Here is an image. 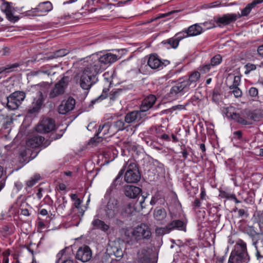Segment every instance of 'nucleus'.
<instances>
[{
	"label": "nucleus",
	"mask_w": 263,
	"mask_h": 263,
	"mask_svg": "<svg viewBox=\"0 0 263 263\" xmlns=\"http://www.w3.org/2000/svg\"><path fill=\"white\" fill-rule=\"evenodd\" d=\"M258 53L263 57V45L259 46L257 49Z\"/></svg>",
	"instance_id": "nucleus-63"
},
{
	"label": "nucleus",
	"mask_w": 263,
	"mask_h": 263,
	"mask_svg": "<svg viewBox=\"0 0 263 263\" xmlns=\"http://www.w3.org/2000/svg\"><path fill=\"white\" fill-rule=\"evenodd\" d=\"M92 255V253L89 247L85 246L79 248L78 250L76 258L82 262H87L89 261Z\"/></svg>",
	"instance_id": "nucleus-14"
},
{
	"label": "nucleus",
	"mask_w": 263,
	"mask_h": 263,
	"mask_svg": "<svg viewBox=\"0 0 263 263\" xmlns=\"http://www.w3.org/2000/svg\"><path fill=\"white\" fill-rule=\"evenodd\" d=\"M222 61V58L220 54H217L213 57L211 60V65L212 67L215 66L219 64Z\"/></svg>",
	"instance_id": "nucleus-44"
},
{
	"label": "nucleus",
	"mask_w": 263,
	"mask_h": 263,
	"mask_svg": "<svg viewBox=\"0 0 263 263\" xmlns=\"http://www.w3.org/2000/svg\"><path fill=\"white\" fill-rule=\"evenodd\" d=\"M118 202L115 198H110L106 205L105 215L108 218H113L119 213Z\"/></svg>",
	"instance_id": "nucleus-11"
},
{
	"label": "nucleus",
	"mask_w": 263,
	"mask_h": 263,
	"mask_svg": "<svg viewBox=\"0 0 263 263\" xmlns=\"http://www.w3.org/2000/svg\"><path fill=\"white\" fill-rule=\"evenodd\" d=\"M124 165L127 167V171L124 175V180L127 183H136L141 178L137 166L135 163L126 162Z\"/></svg>",
	"instance_id": "nucleus-5"
},
{
	"label": "nucleus",
	"mask_w": 263,
	"mask_h": 263,
	"mask_svg": "<svg viewBox=\"0 0 263 263\" xmlns=\"http://www.w3.org/2000/svg\"><path fill=\"white\" fill-rule=\"evenodd\" d=\"M186 30L189 36H192L200 34L202 32V28L200 26L196 24L190 26Z\"/></svg>",
	"instance_id": "nucleus-31"
},
{
	"label": "nucleus",
	"mask_w": 263,
	"mask_h": 263,
	"mask_svg": "<svg viewBox=\"0 0 263 263\" xmlns=\"http://www.w3.org/2000/svg\"><path fill=\"white\" fill-rule=\"evenodd\" d=\"M55 128L54 121L50 118H44L37 125L35 130L37 132L45 134L49 133Z\"/></svg>",
	"instance_id": "nucleus-8"
},
{
	"label": "nucleus",
	"mask_w": 263,
	"mask_h": 263,
	"mask_svg": "<svg viewBox=\"0 0 263 263\" xmlns=\"http://www.w3.org/2000/svg\"><path fill=\"white\" fill-rule=\"evenodd\" d=\"M232 93L234 95L236 98H239L241 97L242 96V91L241 90L237 87H234L232 89Z\"/></svg>",
	"instance_id": "nucleus-49"
},
{
	"label": "nucleus",
	"mask_w": 263,
	"mask_h": 263,
	"mask_svg": "<svg viewBox=\"0 0 263 263\" xmlns=\"http://www.w3.org/2000/svg\"><path fill=\"white\" fill-rule=\"evenodd\" d=\"M249 260L246 243L239 239L236 243L235 251L229 257L228 263H248Z\"/></svg>",
	"instance_id": "nucleus-1"
},
{
	"label": "nucleus",
	"mask_w": 263,
	"mask_h": 263,
	"mask_svg": "<svg viewBox=\"0 0 263 263\" xmlns=\"http://www.w3.org/2000/svg\"><path fill=\"white\" fill-rule=\"evenodd\" d=\"M82 202V201L79 198L77 199L76 200H75L74 203V206L78 209V210L81 209V204Z\"/></svg>",
	"instance_id": "nucleus-55"
},
{
	"label": "nucleus",
	"mask_w": 263,
	"mask_h": 263,
	"mask_svg": "<svg viewBox=\"0 0 263 263\" xmlns=\"http://www.w3.org/2000/svg\"><path fill=\"white\" fill-rule=\"evenodd\" d=\"M43 102V96L42 93H40L38 97L34 99L32 106L28 109V113L35 114L41 108Z\"/></svg>",
	"instance_id": "nucleus-18"
},
{
	"label": "nucleus",
	"mask_w": 263,
	"mask_h": 263,
	"mask_svg": "<svg viewBox=\"0 0 263 263\" xmlns=\"http://www.w3.org/2000/svg\"><path fill=\"white\" fill-rule=\"evenodd\" d=\"M124 119L127 124L138 122L141 119V112L140 111L129 112L125 116Z\"/></svg>",
	"instance_id": "nucleus-21"
},
{
	"label": "nucleus",
	"mask_w": 263,
	"mask_h": 263,
	"mask_svg": "<svg viewBox=\"0 0 263 263\" xmlns=\"http://www.w3.org/2000/svg\"><path fill=\"white\" fill-rule=\"evenodd\" d=\"M125 120H118L114 123L113 128H115L116 133L118 131L123 130L126 129L127 131L128 130V125H126Z\"/></svg>",
	"instance_id": "nucleus-32"
},
{
	"label": "nucleus",
	"mask_w": 263,
	"mask_h": 263,
	"mask_svg": "<svg viewBox=\"0 0 263 263\" xmlns=\"http://www.w3.org/2000/svg\"><path fill=\"white\" fill-rule=\"evenodd\" d=\"M206 193L204 189H201V193H200V198L202 200L205 199Z\"/></svg>",
	"instance_id": "nucleus-60"
},
{
	"label": "nucleus",
	"mask_w": 263,
	"mask_h": 263,
	"mask_svg": "<svg viewBox=\"0 0 263 263\" xmlns=\"http://www.w3.org/2000/svg\"><path fill=\"white\" fill-rule=\"evenodd\" d=\"M251 239L252 241V245L255 247V250H256V248L259 247V246H257V245L259 239V236H255L253 238H252Z\"/></svg>",
	"instance_id": "nucleus-52"
},
{
	"label": "nucleus",
	"mask_w": 263,
	"mask_h": 263,
	"mask_svg": "<svg viewBox=\"0 0 263 263\" xmlns=\"http://www.w3.org/2000/svg\"><path fill=\"white\" fill-rule=\"evenodd\" d=\"M112 252L114 255L117 257H121L123 255V253L119 246H114L110 248Z\"/></svg>",
	"instance_id": "nucleus-41"
},
{
	"label": "nucleus",
	"mask_w": 263,
	"mask_h": 263,
	"mask_svg": "<svg viewBox=\"0 0 263 263\" xmlns=\"http://www.w3.org/2000/svg\"><path fill=\"white\" fill-rule=\"evenodd\" d=\"M3 10L9 21L13 22L18 21V17L13 15L14 8L9 3H7L3 6Z\"/></svg>",
	"instance_id": "nucleus-26"
},
{
	"label": "nucleus",
	"mask_w": 263,
	"mask_h": 263,
	"mask_svg": "<svg viewBox=\"0 0 263 263\" xmlns=\"http://www.w3.org/2000/svg\"><path fill=\"white\" fill-rule=\"evenodd\" d=\"M211 67H212V66L211 65L210 63L205 65L202 67V68L201 69V71H202L203 73H206L210 70Z\"/></svg>",
	"instance_id": "nucleus-54"
},
{
	"label": "nucleus",
	"mask_w": 263,
	"mask_h": 263,
	"mask_svg": "<svg viewBox=\"0 0 263 263\" xmlns=\"http://www.w3.org/2000/svg\"><path fill=\"white\" fill-rule=\"evenodd\" d=\"M75 105V100L72 98H69L67 100L63 101L58 107V112L60 114L65 115L72 110Z\"/></svg>",
	"instance_id": "nucleus-15"
},
{
	"label": "nucleus",
	"mask_w": 263,
	"mask_h": 263,
	"mask_svg": "<svg viewBox=\"0 0 263 263\" xmlns=\"http://www.w3.org/2000/svg\"><path fill=\"white\" fill-rule=\"evenodd\" d=\"M26 97L25 92L23 91H15L7 97V106L10 109H17Z\"/></svg>",
	"instance_id": "nucleus-6"
},
{
	"label": "nucleus",
	"mask_w": 263,
	"mask_h": 263,
	"mask_svg": "<svg viewBox=\"0 0 263 263\" xmlns=\"http://www.w3.org/2000/svg\"><path fill=\"white\" fill-rule=\"evenodd\" d=\"M44 138L41 136H33L29 138L26 142V145L30 148H35L41 145L46 147L48 144L43 143Z\"/></svg>",
	"instance_id": "nucleus-17"
},
{
	"label": "nucleus",
	"mask_w": 263,
	"mask_h": 263,
	"mask_svg": "<svg viewBox=\"0 0 263 263\" xmlns=\"http://www.w3.org/2000/svg\"><path fill=\"white\" fill-rule=\"evenodd\" d=\"M116 131L113 129V127L110 123L107 122L105 123L102 126H100L97 133L96 136L97 137V142H99L101 141V139L103 138H106L110 137L115 134Z\"/></svg>",
	"instance_id": "nucleus-10"
},
{
	"label": "nucleus",
	"mask_w": 263,
	"mask_h": 263,
	"mask_svg": "<svg viewBox=\"0 0 263 263\" xmlns=\"http://www.w3.org/2000/svg\"><path fill=\"white\" fill-rule=\"evenodd\" d=\"M171 228L169 223L165 227L157 228L156 229V233L158 235H164L170 232Z\"/></svg>",
	"instance_id": "nucleus-39"
},
{
	"label": "nucleus",
	"mask_w": 263,
	"mask_h": 263,
	"mask_svg": "<svg viewBox=\"0 0 263 263\" xmlns=\"http://www.w3.org/2000/svg\"><path fill=\"white\" fill-rule=\"evenodd\" d=\"M141 190L134 185H126L124 187L125 195L130 198H135L139 195Z\"/></svg>",
	"instance_id": "nucleus-23"
},
{
	"label": "nucleus",
	"mask_w": 263,
	"mask_h": 263,
	"mask_svg": "<svg viewBox=\"0 0 263 263\" xmlns=\"http://www.w3.org/2000/svg\"><path fill=\"white\" fill-rule=\"evenodd\" d=\"M136 210L137 207L132 203H129L122 208L120 214L124 216H130Z\"/></svg>",
	"instance_id": "nucleus-30"
},
{
	"label": "nucleus",
	"mask_w": 263,
	"mask_h": 263,
	"mask_svg": "<svg viewBox=\"0 0 263 263\" xmlns=\"http://www.w3.org/2000/svg\"><path fill=\"white\" fill-rule=\"evenodd\" d=\"M244 232L251 238L255 236H259V233L256 232L253 227H249L245 228Z\"/></svg>",
	"instance_id": "nucleus-40"
},
{
	"label": "nucleus",
	"mask_w": 263,
	"mask_h": 263,
	"mask_svg": "<svg viewBox=\"0 0 263 263\" xmlns=\"http://www.w3.org/2000/svg\"><path fill=\"white\" fill-rule=\"evenodd\" d=\"M244 68L245 69V74H248L251 71L255 70L257 66L255 64L249 63L245 65Z\"/></svg>",
	"instance_id": "nucleus-43"
},
{
	"label": "nucleus",
	"mask_w": 263,
	"mask_h": 263,
	"mask_svg": "<svg viewBox=\"0 0 263 263\" xmlns=\"http://www.w3.org/2000/svg\"><path fill=\"white\" fill-rule=\"evenodd\" d=\"M69 81V78L67 76L63 77L54 87L51 89L49 93V98L53 99L63 95Z\"/></svg>",
	"instance_id": "nucleus-7"
},
{
	"label": "nucleus",
	"mask_w": 263,
	"mask_h": 263,
	"mask_svg": "<svg viewBox=\"0 0 263 263\" xmlns=\"http://www.w3.org/2000/svg\"><path fill=\"white\" fill-rule=\"evenodd\" d=\"M170 226L171 228V230L175 229L179 230L185 231V226L184 223L180 220H173L171 222L169 223Z\"/></svg>",
	"instance_id": "nucleus-33"
},
{
	"label": "nucleus",
	"mask_w": 263,
	"mask_h": 263,
	"mask_svg": "<svg viewBox=\"0 0 263 263\" xmlns=\"http://www.w3.org/2000/svg\"><path fill=\"white\" fill-rule=\"evenodd\" d=\"M162 44H167L170 45L171 47H172L173 48H176L179 45V42H178L177 40L174 36L173 37H172L167 40L162 41Z\"/></svg>",
	"instance_id": "nucleus-37"
},
{
	"label": "nucleus",
	"mask_w": 263,
	"mask_h": 263,
	"mask_svg": "<svg viewBox=\"0 0 263 263\" xmlns=\"http://www.w3.org/2000/svg\"><path fill=\"white\" fill-rule=\"evenodd\" d=\"M65 252V249H63L59 252L57 255V260L56 261V263H59L60 260L62 258Z\"/></svg>",
	"instance_id": "nucleus-53"
},
{
	"label": "nucleus",
	"mask_w": 263,
	"mask_h": 263,
	"mask_svg": "<svg viewBox=\"0 0 263 263\" xmlns=\"http://www.w3.org/2000/svg\"><path fill=\"white\" fill-rule=\"evenodd\" d=\"M232 109V107L228 108V111L227 112V116L231 118L232 119L241 125H251L252 124V122L250 120H255L253 115H251L247 119H246L244 118L242 115L239 114L234 112L232 113L230 112V110Z\"/></svg>",
	"instance_id": "nucleus-12"
},
{
	"label": "nucleus",
	"mask_w": 263,
	"mask_h": 263,
	"mask_svg": "<svg viewBox=\"0 0 263 263\" xmlns=\"http://www.w3.org/2000/svg\"><path fill=\"white\" fill-rule=\"evenodd\" d=\"M234 138L240 139L242 137V132L240 130H238L234 132Z\"/></svg>",
	"instance_id": "nucleus-56"
},
{
	"label": "nucleus",
	"mask_w": 263,
	"mask_h": 263,
	"mask_svg": "<svg viewBox=\"0 0 263 263\" xmlns=\"http://www.w3.org/2000/svg\"><path fill=\"white\" fill-rule=\"evenodd\" d=\"M96 126V124L95 123H90L88 125L87 128L88 130L91 131Z\"/></svg>",
	"instance_id": "nucleus-64"
},
{
	"label": "nucleus",
	"mask_w": 263,
	"mask_h": 263,
	"mask_svg": "<svg viewBox=\"0 0 263 263\" xmlns=\"http://www.w3.org/2000/svg\"><path fill=\"white\" fill-rule=\"evenodd\" d=\"M249 94L251 97H256L258 95V90L255 87H251L249 90Z\"/></svg>",
	"instance_id": "nucleus-51"
},
{
	"label": "nucleus",
	"mask_w": 263,
	"mask_h": 263,
	"mask_svg": "<svg viewBox=\"0 0 263 263\" xmlns=\"http://www.w3.org/2000/svg\"><path fill=\"white\" fill-rule=\"evenodd\" d=\"M52 5L49 1L40 3L37 6L32 9V12L46 13L52 10Z\"/></svg>",
	"instance_id": "nucleus-24"
},
{
	"label": "nucleus",
	"mask_w": 263,
	"mask_h": 263,
	"mask_svg": "<svg viewBox=\"0 0 263 263\" xmlns=\"http://www.w3.org/2000/svg\"><path fill=\"white\" fill-rule=\"evenodd\" d=\"M9 255H10V252H9V250H6L3 252V263H9L8 256Z\"/></svg>",
	"instance_id": "nucleus-50"
},
{
	"label": "nucleus",
	"mask_w": 263,
	"mask_h": 263,
	"mask_svg": "<svg viewBox=\"0 0 263 263\" xmlns=\"http://www.w3.org/2000/svg\"><path fill=\"white\" fill-rule=\"evenodd\" d=\"M193 205L195 208H199L201 205V202L199 199L196 198L193 203Z\"/></svg>",
	"instance_id": "nucleus-57"
},
{
	"label": "nucleus",
	"mask_w": 263,
	"mask_h": 263,
	"mask_svg": "<svg viewBox=\"0 0 263 263\" xmlns=\"http://www.w3.org/2000/svg\"><path fill=\"white\" fill-rule=\"evenodd\" d=\"M240 16L235 13L226 14L216 20L217 24L227 25L235 22L237 19L239 18ZM220 26V25H219Z\"/></svg>",
	"instance_id": "nucleus-16"
},
{
	"label": "nucleus",
	"mask_w": 263,
	"mask_h": 263,
	"mask_svg": "<svg viewBox=\"0 0 263 263\" xmlns=\"http://www.w3.org/2000/svg\"><path fill=\"white\" fill-rule=\"evenodd\" d=\"M92 229H99L103 232H106L108 230L109 227L106 224L104 221L95 218L91 222Z\"/></svg>",
	"instance_id": "nucleus-29"
},
{
	"label": "nucleus",
	"mask_w": 263,
	"mask_h": 263,
	"mask_svg": "<svg viewBox=\"0 0 263 263\" xmlns=\"http://www.w3.org/2000/svg\"><path fill=\"white\" fill-rule=\"evenodd\" d=\"M175 37L177 40L178 42H179L183 40L184 38L187 37L189 36L187 31L186 30H183L181 32H178L175 35Z\"/></svg>",
	"instance_id": "nucleus-45"
},
{
	"label": "nucleus",
	"mask_w": 263,
	"mask_h": 263,
	"mask_svg": "<svg viewBox=\"0 0 263 263\" xmlns=\"http://www.w3.org/2000/svg\"><path fill=\"white\" fill-rule=\"evenodd\" d=\"M255 256L257 260H260L263 258V242H261V245L256 248Z\"/></svg>",
	"instance_id": "nucleus-46"
},
{
	"label": "nucleus",
	"mask_w": 263,
	"mask_h": 263,
	"mask_svg": "<svg viewBox=\"0 0 263 263\" xmlns=\"http://www.w3.org/2000/svg\"><path fill=\"white\" fill-rule=\"evenodd\" d=\"M156 100V98L154 95H150L145 98L142 102L140 111L141 112H145L148 110L153 106Z\"/></svg>",
	"instance_id": "nucleus-20"
},
{
	"label": "nucleus",
	"mask_w": 263,
	"mask_h": 263,
	"mask_svg": "<svg viewBox=\"0 0 263 263\" xmlns=\"http://www.w3.org/2000/svg\"><path fill=\"white\" fill-rule=\"evenodd\" d=\"M40 179V175L39 174H35L26 182V185L28 187H31L36 183Z\"/></svg>",
	"instance_id": "nucleus-36"
},
{
	"label": "nucleus",
	"mask_w": 263,
	"mask_h": 263,
	"mask_svg": "<svg viewBox=\"0 0 263 263\" xmlns=\"http://www.w3.org/2000/svg\"><path fill=\"white\" fill-rule=\"evenodd\" d=\"M69 53V50L66 49H62L55 51L52 55L50 56V59L57 58L66 55Z\"/></svg>",
	"instance_id": "nucleus-38"
},
{
	"label": "nucleus",
	"mask_w": 263,
	"mask_h": 263,
	"mask_svg": "<svg viewBox=\"0 0 263 263\" xmlns=\"http://www.w3.org/2000/svg\"><path fill=\"white\" fill-rule=\"evenodd\" d=\"M19 66V64L18 63H14L11 65H7L5 67H2L0 68V73L6 72L9 73L13 70V69L15 68H17Z\"/></svg>",
	"instance_id": "nucleus-35"
},
{
	"label": "nucleus",
	"mask_w": 263,
	"mask_h": 263,
	"mask_svg": "<svg viewBox=\"0 0 263 263\" xmlns=\"http://www.w3.org/2000/svg\"><path fill=\"white\" fill-rule=\"evenodd\" d=\"M166 216V212L164 209H156L154 212V217L157 220H162Z\"/></svg>",
	"instance_id": "nucleus-34"
},
{
	"label": "nucleus",
	"mask_w": 263,
	"mask_h": 263,
	"mask_svg": "<svg viewBox=\"0 0 263 263\" xmlns=\"http://www.w3.org/2000/svg\"><path fill=\"white\" fill-rule=\"evenodd\" d=\"M200 78V74L198 71H195L191 74L187 80H184L190 89L194 88Z\"/></svg>",
	"instance_id": "nucleus-25"
},
{
	"label": "nucleus",
	"mask_w": 263,
	"mask_h": 263,
	"mask_svg": "<svg viewBox=\"0 0 263 263\" xmlns=\"http://www.w3.org/2000/svg\"><path fill=\"white\" fill-rule=\"evenodd\" d=\"M36 73L37 74L43 73V74L49 75L50 74V72L49 70H39L37 72H36Z\"/></svg>",
	"instance_id": "nucleus-61"
},
{
	"label": "nucleus",
	"mask_w": 263,
	"mask_h": 263,
	"mask_svg": "<svg viewBox=\"0 0 263 263\" xmlns=\"http://www.w3.org/2000/svg\"><path fill=\"white\" fill-rule=\"evenodd\" d=\"M83 64V67L82 68L96 77L99 73L102 72L105 69L99 61L98 54H92L87 57L84 59Z\"/></svg>",
	"instance_id": "nucleus-3"
},
{
	"label": "nucleus",
	"mask_w": 263,
	"mask_h": 263,
	"mask_svg": "<svg viewBox=\"0 0 263 263\" xmlns=\"http://www.w3.org/2000/svg\"><path fill=\"white\" fill-rule=\"evenodd\" d=\"M190 89L184 80L177 83L170 89L168 93L169 97L172 98H177L178 95H182L189 91Z\"/></svg>",
	"instance_id": "nucleus-9"
},
{
	"label": "nucleus",
	"mask_w": 263,
	"mask_h": 263,
	"mask_svg": "<svg viewBox=\"0 0 263 263\" xmlns=\"http://www.w3.org/2000/svg\"><path fill=\"white\" fill-rule=\"evenodd\" d=\"M108 91V89H104L103 90L102 93L100 96H99L97 98L92 100L91 101V103L94 104L96 102L100 101H102V100H104V99H105L107 96Z\"/></svg>",
	"instance_id": "nucleus-47"
},
{
	"label": "nucleus",
	"mask_w": 263,
	"mask_h": 263,
	"mask_svg": "<svg viewBox=\"0 0 263 263\" xmlns=\"http://www.w3.org/2000/svg\"><path fill=\"white\" fill-rule=\"evenodd\" d=\"M126 166L124 165L120 171L118 175L116 176L115 179L113 180L111 185L110 186L108 190L107 191V193H110L112 190L116 189L117 186L120 185L122 183V176L124 174Z\"/></svg>",
	"instance_id": "nucleus-27"
},
{
	"label": "nucleus",
	"mask_w": 263,
	"mask_h": 263,
	"mask_svg": "<svg viewBox=\"0 0 263 263\" xmlns=\"http://www.w3.org/2000/svg\"><path fill=\"white\" fill-rule=\"evenodd\" d=\"M172 108L174 110H176L177 109H183L185 108V106L182 105H177L175 106H173Z\"/></svg>",
	"instance_id": "nucleus-62"
},
{
	"label": "nucleus",
	"mask_w": 263,
	"mask_h": 263,
	"mask_svg": "<svg viewBox=\"0 0 263 263\" xmlns=\"http://www.w3.org/2000/svg\"><path fill=\"white\" fill-rule=\"evenodd\" d=\"M99 59L102 67L105 68L106 64L112 63L117 61L118 60V57L116 54L108 53L101 56H99Z\"/></svg>",
	"instance_id": "nucleus-22"
},
{
	"label": "nucleus",
	"mask_w": 263,
	"mask_h": 263,
	"mask_svg": "<svg viewBox=\"0 0 263 263\" xmlns=\"http://www.w3.org/2000/svg\"><path fill=\"white\" fill-rule=\"evenodd\" d=\"M220 5V3L218 1H216L213 3H211L208 4V8H214Z\"/></svg>",
	"instance_id": "nucleus-58"
},
{
	"label": "nucleus",
	"mask_w": 263,
	"mask_h": 263,
	"mask_svg": "<svg viewBox=\"0 0 263 263\" xmlns=\"http://www.w3.org/2000/svg\"><path fill=\"white\" fill-rule=\"evenodd\" d=\"M121 90H116L111 91L109 93V99L111 101H115L119 96Z\"/></svg>",
	"instance_id": "nucleus-48"
},
{
	"label": "nucleus",
	"mask_w": 263,
	"mask_h": 263,
	"mask_svg": "<svg viewBox=\"0 0 263 263\" xmlns=\"http://www.w3.org/2000/svg\"><path fill=\"white\" fill-rule=\"evenodd\" d=\"M145 197L144 196H139L136 202L135 206L137 207V210H139L140 209L138 208V206H140V209H143L145 208L144 201Z\"/></svg>",
	"instance_id": "nucleus-42"
},
{
	"label": "nucleus",
	"mask_w": 263,
	"mask_h": 263,
	"mask_svg": "<svg viewBox=\"0 0 263 263\" xmlns=\"http://www.w3.org/2000/svg\"><path fill=\"white\" fill-rule=\"evenodd\" d=\"M263 3V0H254L251 3L248 4L246 7L241 10V14L238 13V16L240 18L242 16H246L250 13L251 10L256 7L257 4Z\"/></svg>",
	"instance_id": "nucleus-28"
},
{
	"label": "nucleus",
	"mask_w": 263,
	"mask_h": 263,
	"mask_svg": "<svg viewBox=\"0 0 263 263\" xmlns=\"http://www.w3.org/2000/svg\"><path fill=\"white\" fill-rule=\"evenodd\" d=\"M240 77L234 73H229L226 78V83L230 89L237 87L240 82Z\"/></svg>",
	"instance_id": "nucleus-19"
},
{
	"label": "nucleus",
	"mask_w": 263,
	"mask_h": 263,
	"mask_svg": "<svg viewBox=\"0 0 263 263\" xmlns=\"http://www.w3.org/2000/svg\"><path fill=\"white\" fill-rule=\"evenodd\" d=\"M141 261L143 263H148L149 261V257L145 255L143 257H141Z\"/></svg>",
	"instance_id": "nucleus-59"
},
{
	"label": "nucleus",
	"mask_w": 263,
	"mask_h": 263,
	"mask_svg": "<svg viewBox=\"0 0 263 263\" xmlns=\"http://www.w3.org/2000/svg\"><path fill=\"white\" fill-rule=\"evenodd\" d=\"M170 64L167 60H164V62L161 61L158 57L154 54L151 55L147 61V65L153 69H160L164 66Z\"/></svg>",
	"instance_id": "nucleus-13"
},
{
	"label": "nucleus",
	"mask_w": 263,
	"mask_h": 263,
	"mask_svg": "<svg viewBox=\"0 0 263 263\" xmlns=\"http://www.w3.org/2000/svg\"><path fill=\"white\" fill-rule=\"evenodd\" d=\"M151 234L149 226L143 223L130 230H127L125 232V235L126 237L137 241L145 239H148L150 238Z\"/></svg>",
	"instance_id": "nucleus-2"
},
{
	"label": "nucleus",
	"mask_w": 263,
	"mask_h": 263,
	"mask_svg": "<svg viewBox=\"0 0 263 263\" xmlns=\"http://www.w3.org/2000/svg\"><path fill=\"white\" fill-rule=\"evenodd\" d=\"M76 83L84 90H89L98 81L97 77L91 74L86 70L82 68L81 70L76 76Z\"/></svg>",
	"instance_id": "nucleus-4"
}]
</instances>
